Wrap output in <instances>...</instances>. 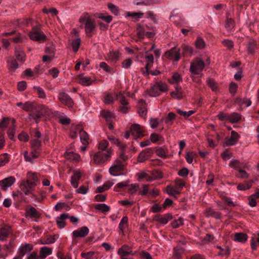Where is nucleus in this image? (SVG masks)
Wrapping results in <instances>:
<instances>
[{
	"instance_id": "4d7b16f0",
	"label": "nucleus",
	"mask_w": 259,
	"mask_h": 259,
	"mask_svg": "<svg viewBox=\"0 0 259 259\" xmlns=\"http://www.w3.org/2000/svg\"><path fill=\"white\" fill-rule=\"evenodd\" d=\"M217 248L219 249L221 251L219 252V255L222 256H228L230 254V250L228 247L223 248L220 246H217Z\"/></svg>"
},
{
	"instance_id": "412c9836",
	"label": "nucleus",
	"mask_w": 259,
	"mask_h": 259,
	"mask_svg": "<svg viewBox=\"0 0 259 259\" xmlns=\"http://www.w3.org/2000/svg\"><path fill=\"white\" fill-rule=\"evenodd\" d=\"M77 80L78 83L83 86L90 85L94 82V80L92 79L91 77L84 76L82 74L78 76Z\"/></svg>"
},
{
	"instance_id": "c03bdc74",
	"label": "nucleus",
	"mask_w": 259,
	"mask_h": 259,
	"mask_svg": "<svg viewBox=\"0 0 259 259\" xmlns=\"http://www.w3.org/2000/svg\"><path fill=\"white\" fill-rule=\"evenodd\" d=\"M79 136L81 142L83 145H87L89 143V135L87 133L83 130H80Z\"/></svg>"
},
{
	"instance_id": "69168bd1",
	"label": "nucleus",
	"mask_w": 259,
	"mask_h": 259,
	"mask_svg": "<svg viewBox=\"0 0 259 259\" xmlns=\"http://www.w3.org/2000/svg\"><path fill=\"white\" fill-rule=\"evenodd\" d=\"M45 53L47 55L55 56V52L54 46L51 45H48L45 49Z\"/></svg>"
},
{
	"instance_id": "79ce46f5",
	"label": "nucleus",
	"mask_w": 259,
	"mask_h": 259,
	"mask_svg": "<svg viewBox=\"0 0 259 259\" xmlns=\"http://www.w3.org/2000/svg\"><path fill=\"white\" fill-rule=\"evenodd\" d=\"M81 256L85 259H97V254L94 251H89L87 252H81Z\"/></svg>"
},
{
	"instance_id": "58836bf2",
	"label": "nucleus",
	"mask_w": 259,
	"mask_h": 259,
	"mask_svg": "<svg viewBox=\"0 0 259 259\" xmlns=\"http://www.w3.org/2000/svg\"><path fill=\"white\" fill-rule=\"evenodd\" d=\"M247 240L246 234L242 233H237L235 234L234 240L237 242L244 243Z\"/></svg>"
},
{
	"instance_id": "052dcab7",
	"label": "nucleus",
	"mask_w": 259,
	"mask_h": 259,
	"mask_svg": "<svg viewBox=\"0 0 259 259\" xmlns=\"http://www.w3.org/2000/svg\"><path fill=\"white\" fill-rule=\"evenodd\" d=\"M184 224V220L182 218L174 220L171 223V226L173 228H177L182 226Z\"/></svg>"
},
{
	"instance_id": "f257e3e1",
	"label": "nucleus",
	"mask_w": 259,
	"mask_h": 259,
	"mask_svg": "<svg viewBox=\"0 0 259 259\" xmlns=\"http://www.w3.org/2000/svg\"><path fill=\"white\" fill-rule=\"evenodd\" d=\"M79 22L80 28L84 29L87 36L91 37L96 33L97 26L95 20L89 13H83L79 19Z\"/></svg>"
},
{
	"instance_id": "ea45409f",
	"label": "nucleus",
	"mask_w": 259,
	"mask_h": 259,
	"mask_svg": "<svg viewBox=\"0 0 259 259\" xmlns=\"http://www.w3.org/2000/svg\"><path fill=\"white\" fill-rule=\"evenodd\" d=\"M117 94L113 93H108L106 94L104 97V102L106 104H110L112 103L115 99H116Z\"/></svg>"
},
{
	"instance_id": "680f3d73",
	"label": "nucleus",
	"mask_w": 259,
	"mask_h": 259,
	"mask_svg": "<svg viewBox=\"0 0 259 259\" xmlns=\"http://www.w3.org/2000/svg\"><path fill=\"white\" fill-rule=\"evenodd\" d=\"M27 180H29L31 182H36L38 181V178L36 173L29 171L27 173Z\"/></svg>"
},
{
	"instance_id": "b1692460",
	"label": "nucleus",
	"mask_w": 259,
	"mask_h": 259,
	"mask_svg": "<svg viewBox=\"0 0 259 259\" xmlns=\"http://www.w3.org/2000/svg\"><path fill=\"white\" fill-rule=\"evenodd\" d=\"M89 232V230L87 227H83L81 228L74 230L72 232V235L74 237L82 238L86 236Z\"/></svg>"
},
{
	"instance_id": "7ed1b4c3",
	"label": "nucleus",
	"mask_w": 259,
	"mask_h": 259,
	"mask_svg": "<svg viewBox=\"0 0 259 259\" xmlns=\"http://www.w3.org/2000/svg\"><path fill=\"white\" fill-rule=\"evenodd\" d=\"M51 113V110L47 106L41 104L38 106L35 113L29 114L28 118L33 119L36 123H38L44 116L49 115Z\"/></svg>"
},
{
	"instance_id": "bb28decb",
	"label": "nucleus",
	"mask_w": 259,
	"mask_h": 259,
	"mask_svg": "<svg viewBox=\"0 0 259 259\" xmlns=\"http://www.w3.org/2000/svg\"><path fill=\"white\" fill-rule=\"evenodd\" d=\"M230 166L233 168L240 169L241 168H248V165L246 163L240 162L237 159H232L230 162Z\"/></svg>"
},
{
	"instance_id": "2f4dec72",
	"label": "nucleus",
	"mask_w": 259,
	"mask_h": 259,
	"mask_svg": "<svg viewBox=\"0 0 259 259\" xmlns=\"http://www.w3.org/2000/svg\"><path fill=\"white\" fill-rule=\"evenodd\" d=\"M64 156L67 159L75 162L79 161L80 159L79 154L72 151L66 152L64 153Z\"/></svg>"
},
{
	"instance_id": "3c124183",
	"label": "nucleus",
	"mask_w": 259,
	"mask_h": 259,
	"mask_svg": "<svg viewBox=\"0 0 259 259\" xmlns=\"http://www.w3.org/2000/svg\"><path fill=\"white\" fill-rule=\"evenodd\" d=\"M100 67L103 69L106 72L113 74L115 72V70L113 68L110 67L106 63L102 62L99 64Z\"/></svg>"
},
{
	"instance_id": "a18cd8bd",
	"label": "nucleus",
	"mask_w": 259,
	"mask_h": 259,
	"mask_svg": "<svg viewBox=\"0 0 259 259\" xmlns=\"http://www.w3.org/2000/svg\"><path fill=\"white\" fill-rule=\"evenodd\" d=\"M144 16L143 13H131L129 12H126L125 13V17H131L133 18L134 21H137L139 19L142 18Z\"/></svg>"
},
{
	"instance_id": "5701e85b",
	"label": "nucleus",
	"mask_w": 259,
	"mask_h": 259,
	"mask_svg": "<svg viewBox=\"0 0 259 259\" xmlns=\"http://www.w3.org/2000/svg\"><path fill=\"white\" fill-rule=\"evenodd\" d=\"M175 91L170 93L172 98L176 100H181L183 98V91L181 87L179 85L175 86Z\"/></svg>"
},
{
	"instance_id": "4be33fe9",
	"label": "nucleus",
	"mask_w": 259,
	"mask_h": 259,
	"mask_svg": "<svg viewBox=\"0 0 259 259\" xmlns=\"http://www.w3.org/2000/svg\"><path fill=\"white\" fill-rule=\"evenodd\" d=\"M120 54L118 51L111 50L107 54L106 60L112 63H116L119 59Z\"/></svg>"
},
{
	"instance_id": "f3484780",
	"label": "nucleus",
	"mask_w": 259,
	"mask_h": 259,
	"mask_svg": "<svg viewBox=\"0 0 259 259\" xmlns=\"http://www.w3.org/2000/svg\"><path fill=\"white\" fill-rule=\"evenodd\" d=\"M138 112L142 117H145L147 113V105L145 101L140 100L137 104Z\"/></svg>"
},
{
	"instance_id": "a878e982",
	"label": "nucleus",
	"mask_w": 259,
	"mask_h": 259,
	"mask_svg": "<svg viewBox=\"0 0 259 259\" xmlns=\"http://www.w3.org/2000/svg\"><path fill=\"white\" fill-rule=\"evenodd\" d=\"M68 218V214L66 213H62L60 214L59 217L56 218L57 225L60 229H62L65 226L66 223L65 220Z\"/></svg>"
},
{
	"instance_id": "a211bd4d",
	"label": "nucleus",
	"mask_w": 259,
	"mask_h": 259,
	"mask_svg": "<svg viewBox=\"0 0 259 259\" xmlns=\"http://www.w3.org/2000/svg\"><path fill=\"white\" fill-rule=\"evenodd\" d=\"M145 58L147 61L145 68L142 69V71L144 75H148L149 74V69L152 66L154 62V57L151 54L146 56Z\"/></svg>"
},
{
	"instance_id": "7c9ffc66",
	"label": "nucleus",
	"mask_w": 259,
	"mask_h": 259,
	"mask_svg": "<svg viewBox=\"0 0 259 259\" xmlns=\"http://www.w3.org/2000/svg\"><path fill=\"white\" fill-rule=\"evenodd\" d=\"M55 115L59 118V122L63 125H68L70 123V119L67 116L64 115L58 111H55Z\"/></svg>"
},
{
	"instance_id": "423d86ee",
	"label": "nucleus",
	"mask_w": 259,
	"mask_h": 259,
	"mask_svg": "<svg viewBox=\"0 0 259 259\" xmlns=\"http://www.w3.org/2000/svg\"><path fill=\"white\" fill-rule=\"evenodd\" d=\"M112 155V150L111 148H109L105 152L99 151L96 153L93 157V160L97 164H102L109 160Z\"/></svg>"
},
{
	"instance_id": "c9c22d12",
	"label": "nucleus",
	"mask_w": 259,
	"mask_h": 259,
	"mask_svg": "<svg viewBox=\"0 0 259 259\" xmlns=\"http://www.w3.org/2000/svg\"><path fill=\"white\" fill-rule=\"evenodd\" d=\"M172 219V215L170 213H166L163 215L157 217L155 220L162 224H167L170 220Z\"/></svg>"
},
{
	"instance_id": "393cba45",
	"label": "nucleus",
	"mask_w": 259,
	"mask_h": 259,
	"mask_svg": "<svg viewBox=\"0 0 259 259\" xmlns=\"http://www.w3.org/2000/svg\"><path fill=\"white\" fill-rule=\"evenodd\" d=\"M7 67L9 70L14 72L19 67V64L14 58H10L7 61Z\"/></svg>"
},
{
	"instance_id": "8fccbe9b",
	"label": "nucleus",
	"mask_w": 259,
	"mask_h": 259,
	"mask_svg": "<svg viewBox=\"0 0 259 259\" xmlns=\"http://www.w3.org/2000/svg\"><path fill=\"white\" fill-rule=\"evenodd\" d=\"M182 81V76L177 72H175L173 74L171 80L169 82L171 84H178L180 82Z\"/></svg>"
},
{
	"instance_id": "0eeeda50",
	"label": "nucleus",
	"mask_w": 259,
	"mask_h": 259,
	"mask_svg": "<svg viewBox=\"0 0 259 259\" xmlns=\"http://www.w3.org/2000/svg\"><path fill=\"white\" fill-rule=\"evenodd\" d=\"M167 85L166 83L161 81L157 82L148 91V93L151 97H157L162 93L167 91Z\"/></svg>"
},
{
	"instance_id": "aec40b11",
	"label": "nucleus",
	"mask_w": 259,
	"mask_h": 259,
	"mask_svg": "<svg viewBox=\"0 0 259 259\" xmlns=\"http://www.w3.org/2000/svg\"><path fill=\"white\" fill-rule=\"evenodd\" d=\"M16 179L14 177H9L0 181V186L3 189L6 190L11 187L15 182Z\"/></svg>"
},
{
	"instance_id": "e433bc0d",
	"label": "nucleus",
	"mask_w": 259,
	"mask_h": 259,
	"mask_svg": "<svg viewBox=\"0 0 259 259\" xmlns=\"http://www.w3.org/2000/svg\"><path fill=\"white\" fill-rule=\"evenodd\" d=\"M52 252L51 248L48 247H42L40 249V255H39V259H44L47 256L50 255Z\"/></svg>"
},
{
	"instance_id": "f03ea898",
	"label": "nucleus",
	"mask_w": 259,
	"mask_h": 259,
	"mask_svg": "<svg viewBox=\"0 0 259 259\" xmlns=\"http://www.w3.org/2000/svg\"><path fill=\"white\" fill-rule=\"evenodd\" d=\"M127 159V156L124 155L123 152H122L120 157L114 161L113 165L109 168L110 174L113 176L121 175L125 168V161Z\"/></svg>"
},
{
	"instance_id": "c85d7f7f",
	"label": "nucleus",
	"mask_w": 259,
	"mask_h": 259,
	"mask_svg": "<svg viewBox=\"0 0 259 259\" xmlns=\"http://www.w3.org/2000/svg\"><path fill=\"white\" fill-rule=\"evenodd\" d=\"M114 184L112 180L106 182L102 186L97 187L95 190L96 193H102L108 190Z\"/></svg>"
},
{
	"instance_id": "1a4fd4ad",
	"label": "nucleus",
	"mask_w": 259,
	"mask_h": 259,
	"mask_svg": "<svg viewBox=\"0 0 259 259\" xmlns=\"http://www.w3.org/2000/svg\"><path fill=\"white\" fill-rule=\"evenodd\" d=\"M30 38L36 41H45L47 36L38 27H33L29 33Z\"/></svg>"
},
{
	"instance_id": "37998d69",
	"label": "nucleus",
	"mask_w": 259,
	"mask_h": 259,
	"mask_svg": "<svg viewBox=\"0 0 259 259\" xmlns=\"http://www.w3.org/2000/svg\"><path fill=\"white\" fill-rule=\"evenodd\" d=\"M11 233V229L8 227H3L0 229V240H3Z\"/></svg>"
},
{
	"instance_id": "9d476101",
	"label": "nucleus",
	"mask_w": 259,
	"mask_h": 259,
	"mask_svg": "<svg viewBox=\"0 0 259 259\" xmlns=\"http://www.w3.org/2000/svg\"><path fill=\"white\" fill-rule=\"evenodd\" d=\"M36 185V183L31 182L29 180L23 181L20 184V188L25 195H29L33 188Z\"/></svg>"
},
{
	"instance_id": "09e8293b",
	"label": "nucleus",
	"mask_w": 259,
	"mask_h": 259,
	"mask_svg": "<svg viewBox=\"0 0 259 259\" xmlns=\"http://www.w3.org/2000/svg\"><path fill=\"white\" fill-rule=\"evenodd\" d=\"M195 46L198 50L204 49L205 47V43L203 39L200 37H198L195 41Z\"/></svg>"
},
{
	"instance_id": "4468645a",
	"label": "nucleus",
	"mask_w": 259,
	"mask_h": 259,
	"mask_svg": "<svg viewBox=\"0 0 259 259\" xmlns=\"http://www.w3.org/2000/svg\"><path fill=\"white\" fill-rule=\"evenodd\" d=\"M176 47H173L170 50L165 53V57L172 60L178 61L180 59V49L176 50Z\"/></svg>"
},
{
	"instance_id": "6ab92c4d",
	"label": "nucleus",
	"mask_w": 259,
	"mask_h": 259,
	"mask_svg": "<svg viewBox=\"0 0 259 259\" xmlns=\"http://www.w3.org/2000/svg\"><path fill=\"white\" fill-rule=\"evenodd\" d=\"M25 213L27 216L31 218L38 219L41 217V213L32 206H28L26 208Z\"/></svg>"
},
{
	"instance_id": "338daca9",
	"label": "nucleus",
	"mask_w": 259,
	"mask_h": 259,
	"mask_svg": "<svg viewBox=\"0 0 259 259\" xmlns=\"http://www.w3.org/2000/svg\"><path fill=\"white\" fill-rule=\"evenodd\" d=\"M133 63V60L130 58L124 60L121 63V67L124 69H128L130 68Z\"/></svg>"
},
{
	"instance_id": "2eb2a0df",
	"label": "nucleus",
	"mask_w": 259,
	"mask_h": 259,
	"mask_svg": "<svg viewBox=\"0 0 259 259\" xmlns=\"http://www.w3.org/2000/svg\"><path fill=\"white\" fill-rule=\"evenodd\" d=\"M40 154V152L32 150H31L29 154L27 151H25L23 154L25 160L31 163H33L34 160L38 158L39 157Z\"/></svg>"
},
{
	"instance_id": "0e129e2a",
	"label": "nucleus",
	"mask_w": 259,
	"mask_h": 259,
	"mask_svg": "<svg viewBox=\"0 0 259 259\" xmlns=\"http://www.w3.org/2000/svg\"><path fill=\"white\" fill-rule=\"evenodd\" d=\"M127 187L128 192L132 194L136 193L139 188V185L137 184L128 185Z\"/></svg>"
},
{
	"instance_id": "a19ab883",
	"label": "nucleus",
	"mask_w": 259,
	"mask_h": 259,
	"mask_svg": "<svg viewBox=\"0 0 259 259\" xmlns=\"http://www.w3.org/2000/svg\"><path fill=\"white\" fill-rule=\"evenodd\" d=\"M95 209L100 210L103 213L107 212L110 210L109 206L105 203L97 204L95 205Z\"/></svg>"
},
{
	"instance_id": "f704fd0d",
	"label": "nucleus",
	"mask_w": 259,
	"mask_h": 259,
	"mask_svg": "<svg viewBox=\"0 0 259 259\" xmlns=\"http://www.w3.org/2000/svg\"><path fill=\"white\" fill-rule=\"evenodd\" d=\"M184 249L181 246H177L174 248L173 257L175 259H180L184 253Z\"/></svg>"
},
{
	"instance_id": "de8ad7c7",
	"label": "nucleus",
	"mask_w": 259,
	"mask_h": 259,
	"mask_svg": "<svg viewBox=\"0 0 259 259\" xmlns=\"http://www.w3.org/2000/svg\"><path fill=\"white\" fill-rule=\"evenodd\" d=\"M241 115L238 113L233 112L229 114V121L231 123H236L241 119Z\"/></svg>"
},
{
	"instance_id": "5fc2aeb1",
	"label": "nucleus",
	"mask_w": 259,
	"mask_h": 259,
	"mask_svg": "<svg viewBox=\"0 0 259 259\" xmlns=\"http://www.w3.org/2000/svg\"><path fill=\"white\" fill-rule=\"evenodd\" d=\"M207 84L212 91L216 92L218 89L217 82L213 79L208 78L206 80Z\"/></svg>"
},
{
	"instance_id": "4c0bfd02",
	"label": "nucleus",
	"mask_w": 259,
	"mask_h": 259,
	"mask_svg": "<svg viewBox=\"0 0 259 259\" xmlns=\"http://www.w3.org/2000/svg\"><path fill=\"white\" fill-rule=\"evenodd\" d=\"M81 177L80 174L79 172H75L74 174L71 177V185L75 188H77L78 185V181Z\"/></svg>"
},
{
	"instance_id": "49530a36",
	"label": "nucleus",
	"mask_w": 259,
	"mask_h": 259,
	"mask_svg": "<svg viewBox=\"0 0 259 259\" xmlns=\"http://www.w3.org/2000/svg\"><path fill=\"white\" fill-rule=\"evenodd\" d=\"M22 109L27 112L32 111L35 109V104L34 102H26L24 103Z\"/></svg>"
},
{
	"instance_id": "6e6552de",
	"label": "nucleus",
	"mask_w": 259,
	"mask_h": 259,
	"mask_svg": "<svg viewBox=\"0 0 259 259\" xmlns=\"http://www.w3.org/2000/svg\"><path fill=\"white\" fill-rule=\"evenodd\" d=\"M128 96V94L124 92H120L116 95V99L120 103L119 111L123 113H126L129 110L128 102L127 99Z\"/></svg>"
},
{
	"instance_id": "72a5a7b5",
	"label": "nucleus",
	"mask_w": 259,
	"mask_h": 259,
	"mask_svg": "<svg viewBox=\"0 0 259 259\" xmlns=\"http://www.w3.org/2000/svg\"><path fill=\"white\" fill-rule=\"evenodd\" d=\"M31 150L41 152V143L39 139H33L30 141Z\"/></svg>"
},
{
	"instance_id": "bf43d9fd",
	"label": "nucleus",
	"mask_w": 259,
	"mask_h": 259,
	"mask_svg": "<svg viewBox=\"0 0 259 259\" xmlns=\"http://www.w3.org/2000/svg\"><path fill=\"white\" fill-rule=\"evenodd\" d=\"M252 183L248 182L244 184H240L238 185L237 188L238 190L244 191L250 189Z\"/></svg>"
},
{
	"instance_id": "6e6d98bb",
	"label": "nucleus",
	"mask_w": 259,
	"mask_h": 259,
	"mask_svg": "<svg viewBox=\"0 0 259 259\" xmlns=\"http://www.w3.org/2000/svg\"><path fill=\"white\" fill-rule=\"evenodd\" d=\"M33 89L36 92L38 97L40 98L45 99L46 97V95L45 91L39 86H34Z\"/></svg>"
},
{
	"instance_id": "c756f323",
	"label": "nucleus",
	"mask_w": 259,
	"mask_h": 259,
	"mask_svg": "<svg viewBox=\"0 0 259 259\" xmlns=\"http://www.w3.org/2000/svg\"><path fill=\"white\" fill-rule=\"evenodd\" d=\"M180 51H182V54L184 56H189V57H191L193 53V48L188 45L183 44L181 46Z\"/></svg>"
},
{
	"instance_id": "cd10ccee",
	"label": "nucleus",
	"mask_w": 259,
	"mask_h": 259,
	"mask_svg": "<svg viewBox=\"0 0 259 259\" xmlns=\"http://www.w3.org/2000/svg\"><path fill=\"white\" fill-rule=\"evenodd\" d=\"M128 218L126 216L121 219L118 225V229L120 232V234H124V231L128 228Z\"/></svg>"
},
{
	"instance_id": "864d4df0",
	"label": "nucleus",
	"mask_w": 259,
	"mask_h": 259,
	"mask_svg": "<svg viewBox=\"0 0 259 259\" xmlns=\"http://www.w3.org/2000/svg\"><path fill=\"white\" fill-rule=\"evenodd\" d=\"M16 59L17 61H20L22 63L25 61V54L22 50H16L15 54Z\"/></svg>"
},
{
	"instance_id": "774afa93",
	"label": "nucleus",
	"mask_w": 259,
	"mask_h": 259,
	"mask_svg": "<svg viewBox=\"0 0 259 259\" xmlns=\"http://www.w3.org/2000/svg\"><path fill=\"white\" fill-rule=\"evenodd\" d=\"M234 27V22L233 19H227L225 24V27L228 31L231 30Z\"/></svg>"
},
{
	"instance_id": "39448f33",
	"label": "nucleus",
	"mask_w": 259,
	"mask_h": 259,
	"mask_svg": "<svg viewBox=\"0 0 259 259\" xmlns=\"http://www.w3.org/2000/svg\"><path fill=\"white\" fill-rule=\"evenodd\" d=\"M204 67V62L200 58H196L191 61L189 70L194 75H202L201 72Z\"/></svg>"
},
{
	"instance_id": "13d9d810",
	"label": "nucleus",
	"mask_w": 259,
	"mask_h": 259,
	"mask_svg": "<svg viewBox=\"0 0 259 259\" xmlns=\"http://www.w3.org/2000/svg\"><path fill=\"white\" fill-rule=\"evenodd\" d=\"M80 39L79 38H76L72 40L71 45L72 47L73 50L74 52H76L79 49L80 45Z\"/></svg>"
},
{
	"instance_id": "ddd939ff",
	"label": "nucleus",
	"mask_w": 259,
	"mask_h": 259,
	"mask_svg": "<svg viewBox=\"0 0 259 259\" xmlns=\"http://www.w3.org/2000/svg\"><path fill=\"white\" fill-rule=\"evenodd\" d=\"M58 99L62 103L69 108L72 107L74 105V102L72 98L65 93H60L58 96Z\"/></svg>"
},
{
	"instance_id": "f8f14e48",
	"label": "nucleus",
	"mask_w": 259,
	"mask_h": 259,
	"mask_svg": "<svg viewBox=\"0 0 259 259\" xmlns=\"http://www.w3.org/2000/svg\"><path fill=\"white\" fill-rule=\"evenodd\" d=\"M144 129L139 124H134L131 126V132L134 138L137 139L144 136Z\"/></svg>"
},
{
	"instance_id": "20e7f679",
	"label": "nucleus",
	"mask_w": 259,
	"mask_h": 259,
	"mask_svg": "<svg viewBox=\"0 0 259 259\" xmlns=\"http://www.w3.org/2000/svg\"><path fill=\"white\" fill-rule=\"evenodd\" d=\"M175 185H167L165 188V192L169 195L176 197L177 195L181 193L185 183L180 179H176L174 182Z\"/></svg>"
},
{
	"instance_id": "dca6fc26",
	"label": "nucleus",
	"mask_w": 259,
	"mask_h": 259,
	"mask_svg": "<svg viewBox=\"0 0 259 259\" xmlns=\"http://www.w3.org/2000/svg\"><path fill=\"white\" fill-rule=\"evenodd\" d=\"M117 254L120 257L126 256L128 255H134L135 253L132 250V248L127 245L124 244L118 248Z\"/></svg>"
},
{
	"instance_id": "9b49d317",
	"label": "nucleus",
	"mask_w": 259,
	"mask_h": 259,
	"mask_svg": "<svg viewBox=\"0 0 259 259\" xmlns=\"http://www.w3.org/2000/svg\"><path fill=\"white\" fill-rule=\"evenodd\" d=\"M240 136L236 132L232 131L230 137H226L224 140V144L226 146L234 145L238 142Z\"/></svg>"
},
{
	"instance_id": "e2e57ef3",
	"label": "nucleus",
	"mask_w": 259,
	"mask_h": 259,
	"mask_svg": "<svg viewBox=\"0 0 259 259\" xmlns=\"http://www.w3.org/2000/svg\"><path fill=\"white\" fill-rule=\"evenodd\" d=\"M108 139L112 144L116 145L117 146L121 148L122 149L124 148V145L119 141L118 139H116L115 137L112 136H108Z\"/></svg>"
},
{
	"instance_id": "603ef678",
	"label": "nucleus",
	"mask_w": 259,
	"mask_h": 259,
	"mask_svg": "<svg viewBox=\"0 0 259 259\" xmlns=\"http://www.w3.org/2000/svg\"><path fill=\"white\" fill-rule=\"evenodd\" d=\"M257 246H259V233L254 235L252 238L251 241V247L252 250H256Z\"/></svg>"
},
{
	"instance_id": "473e14b6",
	"label": "nucleus",
	"mask_w": 259,
	"mask_h": 259,
	"mask_svg": "<svg viewBox=\"0 0 259 259\" xmlns=\"http://www.w3.org/2000/svg\"><path fill=\"white\" fill-rule=\"evenodd\" d=\"M100 115L106 120L107 122H112L115 118L113 114L108 110L102 111Z\"/></svg>"
}]
</instances>
